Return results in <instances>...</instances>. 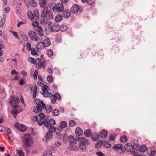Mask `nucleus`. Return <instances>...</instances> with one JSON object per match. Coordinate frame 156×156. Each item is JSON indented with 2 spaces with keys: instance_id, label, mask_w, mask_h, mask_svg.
Instances as JSON below:
<instances>
[{
  "instance_id": "f257e3e1",
  "label": "nucleus",
  "mask_w": 156,
  "mask_h": 156,
  "mask_svg": "<svg viewBox=\"0 0 156 156\" xmlns=\"http://www.w3.org/2000/svg\"><path fill=\"white\" fill-rule=\"evenodd\" d=\"M41 17L44 18L48 20H52L54 18V16L50 10H48L47 7H45L43 9L41 13Z\"/></svg>"
},
{
  "instance_id": "f03ea898",
  "label": "nucleus",
  "mask_w": 156,
  "mask_h": 156,
  "mask_svg": "<svg viewBox=\"0 0 156 156\" xmlns=\"http://www.w3.org/2000/svg\"><path fill=\"white\" fill-rule=\"evenodd\" d=\"M24 144L26 148L30 147L33 144V141L30 134L27 133L24 134L23 138Z\"/></svg>"
},
{
  "instance_id": "7ed1b4c3",
  "label": "nucleus",
  "mask_w": 156,
  "mask_h": 156,
  "mask_svg": "<svg viewBox=\"0 0 156 156\" xmlns=\"http://www.w3.org/2000/svg\"><path fill=\"white\" fill-rule=\"evenodd\" d=\"M77 140L80 142L79 147L81 149L86 148V145H89L90 144V141L84 137H77Z\"/></svg>"
},
{
  "instance_id": "20e7f679",
  "label": "nucleus",
  "mask_w": 156,
  "mask_h": 156,
  "mask_svg": "<svg viewBox=\"0 0 156 156\" xmlns=\"http://www.w3.org/2000/svg\"><path fill=\"white\" fill-rule=\"evenodd\" d=\"M64 8L63 4L62 3L59 2L56 4L55 5L53 6L52 9L54 12L60 13L62 12L64 9Z\"/></svg>"
},
{
  "instance_id": "39448f33",
  "label": "nucleus",
  "mask_w": 156,
  "mask_h": 156,
  "mask_svg": "<svg viewBox=\"0 0 156 156\" xmlns=\"http://www.w3.org/2000/svg\"><path fill=\"white\" fill-rule=\"evenodd\" d=\"M44 55H41V58H37L36 59V60H37V63H36V67L37 69H38L40 68L41 67H42L43 68H44L46 67V64L45 63L46 62L43 61L42 62H41V60L42 58H43Z\"/></svg>"
},
{
  "instance_id": "423d86ee",
  "label": "nucleus",
  "mask_w": 156,
  "mask_h": 156,
  "mask_svg": "<svg viewBox=\"0 0 156 156\" xmlns=\"http://www.w3.org/2000/svg\"><path fill=\"white\" fill-rule=\"evenodd\" d=\"M20 102V99L18 97L15 98L12 97V100L9 103L12 105V107L14 109H16L18 106V104Z\"/></svg>"
},
{
  "instance_id": "0eeeda50",
  "label": "nucleus",
  "mask_w": 156,
  "mask_h": 156,
  "mask_svg": "<svg viewBox=\"0 0 156 156\" xmlns=\"http://www.w3.org/2000/svg\"><path fill=\"white\" fill-rule=\"evenodd\" d=\"M70 11L71 12L73 13H76L78 11L80 12H82V10L80 8L79 6L76 4H73L72 6Z\"/></svg>"
},
{
  "instance_id": "6e6552de",
  "label": "nucleus",
  "mask_w": 156,
  "mask_h": 156,
  "mask_svg": "<svg viewBox=\"0 0 156 156\" xmlns=\"http://www.w3.org/2000/svg\"><path fill=\"white\" fill-rule=\"evenodd\" d=\"M15 126L20 132H23L27 129V127L19 123L18 122H16L15 125Z\"/></svg>"
},
{
  "instance_id": "1a4fd4ad",
  "label": "nucleus",
  "mask_w": 156,
  "mask_h": 156,
  "mask_svg": "<svg viewBox=\"0 0 156 156\" xmlns=\"http://www.w3.org/2000/svg\"><path fill=\"white\" fill-rule=\"evenodd\" d=\"M68 139L70 143V145L71 146L73 144H76L77 142V139L74 138L73 136L71 135L69 136Z\"/></svg>"
},
{
  "instance_id": "9d476101",
  "label": "nucleus",
  "mask_w": 156,
  "mask_h": 156,
  "mask_svg": "<svg viewBox=\"0 0 156 156\" xmlns=\"http://www.w3.org/2000/svg\"><path fill=\"white\" fill-rule=\"evenodd\" d=\"M51 29L52 31L57 32L60 30V27L57 23L53 24L51 27Z\"/></svg>"
},
{
  "instance_id": "9b49d317",
  "label": "nucleus",
  "mask_w": 156,
  "mask_h": 156,
  "mask_svg": "<svg viewBox=\"0 0 156 156\" xmlns=\"http://www.w3.org/2000/svg\"><path fill=\"white\" fill-rule=\"evenodd\" d=\"M62 12V16L64 18L67 19L71 16V13L68 9L63 10Z\"/></svg>"
},
{
  "instance_id": "f8f14e48",
  "label": "nucleus",
  "mask_w": 156,
  "mask_h": 156,
  "mask_svg": "<svg viewBox=\"0 0 156 156\" xmlns=\"http://www.w3.org/2000/svg\"><path fill=\"white\" fill-rule=\"evenodd\" d=\"M50 133V132H48L46 136L43 138V140L44 142H46L48 140L52 138L53 134Z\"/></svg>"
},
{
  "instance_id": "ddd939ff",
  "label": "nucleus",
  "mask_w": 156,
  "mask_h": 156,
  "mask_svg": "<svg viewBox=\"0 0 156 156\" xmlns=\"http://www.w3.org/2000/svg\"><path fill=\"white\" fill-rule=\"evenodd\" d=\"M108 132L105 130L101 131L99 135L100 138L101 139L105 138L107 136Z\"/></svg>"
},
{
  "instance_id": "4468645a",
  "label": "nucleus",
  "mask_w": 156,
  "mask_h": 156,
  "mask_svg": "<svg viewBox=\"0 0 156 156\" xmlns=\"http://www.w3.org/2000/svg\"><path fill=\"white\" fill-rule=\"evenodd\" d=\"M36 30L40 37H42L44 35L43 30L41 26H38Z\"/></svg>"
},
{
  "instance_id": "2eb2a0df",
  "label": "nucleus",
  "mask_w": 156,
  "mask_h": 156,
  "mask_svg": "<svg viewBox=\"0 0 156 156\" xmlns=\"http://www.w3.org/2000/svg\"><path fill=\"white\" fill-rule=\"evenodd\" d=\"M124 148L125 150L128 152H131L133 150L132 145L131 144H126Z\"/></svg>"
},
{
  "instance_id": "dca6fc26",
  "label": "nucleus",
  "mask_w": 156,
  "mask_h": 156,
  "mask_svg": "<svg viewBox=\"0 0 156 156\" xmlns=\"http://www.w3.org/2000/svg\"><path fill=\"white\" fill-rule=\"evenodd\" d=\"M36 109L35 108L34 109L33 111L35 113H37L41 112L42 111V107L41 104H38L36 107Z\"/></svg>"
},
{
  "instance_id": "f3484780",
  "label": "nucleus",
  "mask_w": 156,
  "mask_h": 156,
  "mask_svg": "<svg viewBox=\"0 0 156 156\" xmlns=\"http://www.w3.org/2000/svg\"><path fill=\"white\" fill-rule=\"evenodd\" d=\"M34 33L35 32L32 30H30L28 32V35L29 37L32 40L37 41V40L34 37Z\"/></svg>"
},
{
  "instance_id": "a211bd4d",
  "label": "nucleus",
  "mask_w": 156,
  "mask_h": 156,
  "mask_svg": "<svg viewBox=\"0 0 156 156\" xmlns=\"http://www.w3.org/2000/svg\"><path fill=\"white\" fill-rule=\"evenodd\" d=\"M75 133L77 136H81L83 133V130L80 127L77 128Z\"/></svg>"
},
{
  "instance_id": "6ab92c4d",
  "label": "nucleus",
  "mask_w": 156,
  "mask_h": 156,
  "mask_svg": "<svg viewBox=\"0 0 156 156\" xmlns=\"http://www.w3.org/2000/svg\"><path fill=\"white\" fill-rule=\"evenodd\" d=\"M34 19L36 20H38L39 19V14L38 9H35L34 11Z\"/></svg>"
},
{
  "instance_id": "aec40b11",
  "label": "nucleus",
  "mask_w": 156,
  "mask_h": 156,
  "mask_svg": "<svg viewBox=\"0 0 156 156\" xmlns=\"http://www.w3.org/2000/svg\"><path fill=\"white\" fill-rule=\"evenodd\" d=\"M47 122L48 125H47V127H48L49 126H53L56 123L55 120L52 119H50L48 121V122Z\"/></svg>"
},
{
  "instance_id": "412c9836",
  "label": "nucleus",
  "mask_w": 156,
  "mask_h": 156,
  "mask_svg": "<svg viewBox=\"0 0 156 156\" xmlns=\"http://www.w3.org/2000/svg\"><path fill=\"white\" fill-rule=\"evenodd\" d=\"M91 134L92 132L90 129H87L85 130L84 132V135L87 137H90Z\"/></svg>"
},
{
  "instance_id": "4be33fe9",
  "label": "nucleus",
  "mask_w": 156,
  "mask_h": 156,
  "mask_svg": "<svg viewBox=\"0 0 156 156\" xmlns=\"http://www.w3.org/2000/svg\"><path fill=\"white\" fill-rule=\"evenodd\" d=\"M122 145L121 144H115L112 147L113 149L115 150L116 151L117 149H121L123 150L122 148L123 147Z\"/></svg>"
},
{
  "instance_id": "5701e85b",
  "label": "nucleus",
  "mask_w": 156,
  "mask_h": 156,
  "mask_svg": "<svg viewBox=\"0 0 156 156\" xmlns=\"http://www.w3.org/2000/svg\"><path fill=\"white\" fill-rule=\"evenodd\" d=\"M5 20L6 15L5 14H3L2 15V18L0 22V26L1 27H3V24L5 22Z\"/></svg>"
},
{
  "instance_id": "b1692460",
  "label": "nucleus",
  "mask_w": 156,
  "mask_h": 156,
  "mask_svg": "<svg viewBox=\"0 0 156 156\" xmlns=\"http://www.w3.org/2000/svg\"><path fill=\"white\" fill-rule=\"evenodd\" d=\"M60 27V30L62 32L66 31L68 28V26L65 24L62 25Z\"/></svg>"
},
{
  "instance_id": "393cba45",
  "label": "nucleus",
  "mask_w": 156,
  "mask_h": 156,
  "mask_svg": "<svg viewBox=\"0 0 156 156\" xmlns=\"http://www.w3.org/2000/svg\"><path fill=\"white\" fill-rule=\"evenodd\" d=\"M39 3L40 7L41 8H44L46 5V2L45 0H40Z\"/></svg>"
},
{
  "instance_id": "a878e982",
  "label": "nucleus",
  "mask_w": 156,
  "mask_h": 156,
  "mask_svg": "<svg viewBox=\"0 0 156 156\" xmlns=\"http://www.w3.org/2000/svg\"><path fill=\"white\" fill-rule=\"evenodd\" d=\"M47 127L48 130V132H50L51 133H55L56 131L55 128L52 126H49Z\"/></svg>"
},
{
  "instance_id": "bb28decb",
  "label": "nucleus",
  "mask_w": 156,
  "mask_h": 156,
  "mask_svg": "<svg viewBox=\"0 0 156 156\" xmlns=\"http://www.w3.org/2000/svg\"><path fill=\"white\" fill-rule=\"evenodd\" d=\"M44 44L45 47H48L51 44V42L48 39H46L44 41Z\"/></svg>"
},
{
  "instance_id": "cd10ccee",
  "label": "nucleus",
  "mask_w": 156,
  "mask_h": 156,
  "mask_svg": "<svg viewBox=\"0 0 156 156\" xmlns=\"http://www.w3.org/2000/svg\"><path fill=\"white\" fill-rule=\"evenodd\" d=\"M62 16L61 15H58L55 18V20L58 22H59L62 20Z\"/></svg>"
},
{
  "instance_id": "c85d7f7f",
  "label": "nucleus",
  "mask_w": 156,
  "mask_h": 156,
  "mask_svg": "<svg viewBox=\"0 0 156 156\" xmlns=\"http://www.w3.org/2000/svg\"><path fill=\"white\" fill-rule=\"evenodd\" d=\"M36 47L37 49H42L44 46L43 43L40 42L37 44Z\"/></svg>"
},
{
  "instance_id": "c756f323",
  "label": "nucleus",
  "mask_w": 156,
  "mask_h": 156,
  "mask_svg": "<svg viewBox=\"0 0 156 156\" xmlns=\"http://www.w3.org/2000/svg\"><path fill=\"white\" fill-rule=\"evenodd\" d=\"M140 150L141 152H145L147 150V148L144 145H143L140 147Z\"/></svg>"
},
{
  "instance_id": "7c9ffc66",
  "label": "nucleus",
  "mask_w": 156,
  "mask_h": 156,
  "mask_svg": "<svg viewBox=\"0 0 156 156\" xmlns=\"http://www.w3.org/2000/svg\"><path fill=\"white\" fill-rule=\"evenodd\" d=\"M52 113L53 115L57 116L59 115V112L58 109H55L52 111Z\"/></svg>"
},
{
  "instance_id": "2f4dec72",
  "label": "nucleus",
  "mask_w": 156,
  "mask_h": 156,
  "mask_svg": "<svg viewBox=\"0 0 156 156\" xmlns=\"http://www.w3.org/2000/svg\"><path fill=\"white\" fill-rule=\"evenodd\" d=\"M46 121H41V119H39L38 120L37 123L40 125L41 126L43 124L46 127L47 126L48 124L47 123V122H45Z\"/></svg>"
},
{
  "instance_id": "473e14b6",
  "label": "nucleus",
  "mask_w": 156,
  "mask_h": 156,
  "mask_svg": "<svg viewBox=\"0 0 156 156\" xmlns=\"http://www.w3.org/2000/svg\"><path fill=\"white\" fill-rule=\"evenodd\" d=\"M117 135L114 133H112L109 136V139L111 141H114L115 140V137Z\"/></svg>"
},
{
  "instance_id": "72a5a7b5",
  "label": "nucleus",
  "mask_w": 156,
  "mask_h": 156,
  "mask_svg": "<svg viewBox=\"0 0 156 156\" xmlns=\"http://www.w3.org/2000/svg\"><path fill=\"white\" fill-rule=\"evenodd\" d=\"M127 139V136L125 135H123L120 138V140L121 142H125Z\"/></svg>"
},
{
  "instance_id": "f704fd0d",
  "label": "nucleus",
  "mask_w": 156,
  "mask_h": 156,
  "mask_svg": "<svg viewBox=\"0 0 156 156\" xmlns=\"http://www.w3.org/2000/svg\"><path fill=\"white\" fill-rule=\"evenodd\" d=\"M99 135L98 133H96V136H94L93 134L91 135V138L94 141H97L99 139Z\"/></svg>"
},
{
  "instance_id": "c9c22d12",
  "label": "nucleus",
  "mask_w": 156,
  "mask_h": 156,
  "mask_svg": "<svg viewBox=\"0 0 156 156\" xmlns=\"http://www.w3.org/2000/svg\"><path fill=\"white\" fill-rule=\"evenodd\" d=\"M30 5L33 7H35L37 5V3L34 0H28Z\"/></svg>"
},
{
  "instance_id": "e433bc0d",
  "label": "nucleus",
  "mask_w": 156,
  "mask_h": 156,
  "mask_svg": "<svg viewBox=\"0 0 156 156\" xmlns=\"http://www.w3.org/2000/svg\"><path fill=\"white\" fill-rule=\"evenodd\" d=\"M42 156H52V152L50 151H44Z\"/></svg>"
},
{
  "instance_id": "4c0bfd02",
  "label": "nucleus",
  "mask_w": 156,
  "mask_h": 156,
  "mask_svg": "<svg viewBox=\"0 0 156 156\" xmlns=\"http://www.w3.org/2000/svg\"><path fill=\"white\" fill-rule=\"evenodd\" d=\"M27 16L31 20H32L34 19V14L31 12H27Z\"/></svg>"
},
{
  "instance_id": "58836bf2",
  "label": "nucleus",
  "mask_w": 156,
  "mask_h": 156,
  "mask_svg": "<svg viewBox=\"0 0 156 156\" xmlns=\"http://www.w3.org/2000/svg\"><path fill=\"white\" fill-rule=\"evenodd\" d=\"M51 96L55 97L58 100H60L61 98V96L58 92L56 93L55 94H52Z\"/></svg>"
},
{
  "instance_id": "ea45409f",
  "label": "nucleus",
  "mask_w": 156,
  "mask_h": 156,
  "mask_svg": "<svg viewBox=\"0 0 156 156\" xmlns=\"http://www.w3.org/2000/svg\"><path fill=\"white\" fill-rule=\"evenodd\" d=\"M19 112H18L17 110H14L13 109H12L11 111V113L12 115H14V118H16L17 114Z\"/></svg>"
},
{
  "instance_id": "a19ab883",
  "label": "nucleus",
  "mask_w": 156,
  "mask_h": 156,
  "mask_svg": "<svg viewBox=\"0 0 156 156\" xmlns=\"http://www.w3.org/2000/svg\"><path fill=\"white\" fill-rule=\"evenodd\" d=\"M42 91L43 92H48V89H49V87L46 85H44L42 87Z\"/></svg>"
},
{
  "instance_id": "79ce46f5",
  "label": "nucleus",
  "mask_w": 156,
  "mask_h": 156,
  "mask_svg": "<svg viewBox=\"0 0 156 156\" xmlns=\"http://www.w3.org/2000/svg\"><path fill=\"white\" fill-rule=\"evenodd\" d=\"M103 146L107 148H109L111 146V145L109 144L107 141H104L103 144Z\"/></svg>"
},
{
  "instance_id": "37998d69",
  "label": "nucleus",
  "mask_w": 156,
  "mask_h": 156,
  "mask_svg": "<svg viewBox=\"0 0 156 156\" xmlns=\"http://www.w3.org/2000/svg\"><path fill=\"white\" fill-rule=\"evenodd\" d=\"M67 125V122L65 121H62L61 123L60 126L62 128H65L66 127Z\"/></svg>"
},
{
  "instance_id": "c03bdc74",
  "label": "nucleus",
  "mask_w": 156,
  "mask_h": 156,
  "mask_svg": "<svg viewBox=\"0 0 156 156\" xmlns=\"http://www.w3.org/2000/svg\"><path fill=\"white\" fill-rule=\"evenodd\" d=\"M103 142L102 140H100L99 141V142L98 143H96L95 144V147H100L102 145Z\"/></svg>"
},
{
  "instance_id": "a18cd8bd",
  "label": "nucleus",
  "mask_w": 156,
  "mask_h": 156,
  "mask_svg": "<svg viewBox=\"0 0 156 156\" xmlns=\"http://www.w3.org/2000/svg\"><path fill=\"white\" fill-rule=\"evenodd\" d=\"M76 123L75 121L71 120L69 122V126L72 127H73L76 125Z\"/></svg>"
},
{
  "instance_id": "49530a36",
  "label": "nucleus",
  "mask_w": 156,
  "mask_h": 156,
  "mask_svg": "<svg viewBox=\"0 0 156 156\" xmlns=\"http://www.w3.org/2000/svg\"><path fill=\"white\" fill-rule=\"evenodd\" d=\"M26 82L25 81V79L24 78L21 79L19 81V84L21 86L25 84Z\"/></svg>"
},
{
  "instance_id": "de8ad7c7",
  "label": "nucleus",
  "mask_w": 156,
  "mask_h": 156,
  "mask_svg": "<svg viewBox=\"0 0 156 156\" xmlns=\"http://www.w3.org/2000/svg\"><path fill=\"white\" fill-rule=\"evenodd\" d=\"M47 80L48 82L51 83L53 80V78L51 76L48 75L47 77Z\"/></svg>"
},
{
  "instance_id": "09e8293b",
  "label": "nucleus",
  "mask_w": 156,
  "mask_h": 156,
  "mask_svg": "<svg viewBox=\"0 0 156 156\" xmlns=\"http://www.w3.org/2000/svg\"><path fill=\"white\" fill-rule=\"evenodd\" d=\"M41 94H42L44 95V97H51V95H52V94H51L50 93H49L48 92H47V93H43L41 92Z\"/></svg>"
},
{
  "instance_id": "8fccbe9b",
  "label": "nucleus",
  "mask_w": 156,
  "mask_h": 156,
  "mask_svg": "<svg viewBox=\"0 0 156 156\" xmlns=\"http://www.w3.org/2000/svg\"><path fill=\"white\" fill-rule=\"evenodd\" d=\"M17 154L20 156H24V153L22 151L16 150Z\"/></svg>"
},
{
  "instance_id": "3c124183",
  "label": "nucleus",
  "mask_w": 156,
  "mask_h": 156,
  "mask_svg": "<svg viewBox=\"0 0 156 156\" xmlns=\"http://www.w3.org/2000/svg\"><path fill=\"white\" fill-rule=\"evenodd\" d=\"M32 24L33 27H37L38 26H38L39 25V23L37 21H33L32 22Z\"/></svg>"
},
{
  "instance_id": "603ef678",
  "label": "nucleus",
  "mask_w": 156,
  "mask_h": 156,
  "mask_svg": "<svg viewBox=\"0 0 156 156\" xmlns=\"http://www.w3.org/2000/svg\"><path fill=\"white\" fill-rule=\"evenodd\" d=\"M47 55L49 57H51L53 55V51L51 49L48 50Z\"/></svg>"
},
{
  "instance_id": "864d4df0",
  "label": "nucleus",
  "mask_w": 156,
  "mask_h": 156,
  "mask_svg": "<svg viewBox=\"0 0 156 156\" xmlns=\"http://www.w3.org/2000/svg\"><path fill=\"white\" fill-rule=\"evenodd\" d=\"M139 147V144H134L133 146H132V149L133 150H136Z\"/></svg>"
},
{
  "instance_id": "5fc2aeb1",
  "label": "nucleus",
  "mask_w": 156,
  "mask_h": 156,
  "mask_svg": "<svg viewBox=\"0 0 156 156\" xmlns=\"http://www.w3.org/2000/svg\"><path fill=\"white\" fill-rule=\"evenodd\" d=\"M51 97H50L51 98V103L52 104H54L56 102V99L55 97H53V96H52L51 95Z\"/></svg>"
},
{
  "instance_id": "6e6d98bb",
  "label": "nucleus",
  "mask_w": 156,
  "mask_h": 156,
  "mask_svg": "<svg viewBox=\"0 0 156 156\" xmlns=\"http://www.w3.org/2000/svg\"><path fill=\"white\" fill-rule=\"evenodd\" d=\"M28 59L29 60L30 59H31V60H30V62L31 63L34 64H35L37 61V60H35L34 58L31 57H29Z\"/></svg>"
},
{
  "instance_id": "4d7b16f0",
  "label": "nucleus",
  "mask_w": 156,
  "mask_h": 156,
  "mask_svg": "<svg viewBox=\"0 0 156 156\" xmlns=\"http://www.w3.org/2000/svg\"><path fill=\"white\" fill-rule=\"evenodd\" d=\"M38 74V72L37 70H36L33 74L34 78V80H36L37 78V76Z\"/></svg>"
},
{
  "instance_id": "13d9d810",
  "label": "nucleus",
  "mask_w": 156,
  "mask_h": 156,
  "mask_svg": "<svg viewBox=\"0 0 156 156\" xmlns=\"http://www.w3.org/2000/svg\"><path fill=\"white\" fill-rule=\"evenodd\" d=\"M3 10L5 13H7L9 12L10 8L9 7H6Z\"/></svg>"
},
{
  "instance_id": "bf43d9fd",
  "label": "nucleus",
  "mask_w": 156,
  "mask_h": 156,
  "mask_svg": "<svg viewBox=\"0 0 156 156\" xmlns=\"http://www.w3.org/2000/svg\"><path fill=\"white\" fill-rule=\"evenodd\" d=\"M52 108L51 106L50 105L48 108H47L46 107V108H45L44 109H45V111H46L47 112L49 113L51 112Z\"/></svg>"
},
{
  "instance_id": "052dcab7",
  "label": "nucleus",
  "mask_w": 156,
  "mask_h": 156,
  "mask_svg": "<svg viewBox=\"0 0 156 156\" xmlns=\"http://www.w3.org/2000/svg\"><path fill=\"white\" fill-rule=\"evenodd\" d=\"M38 115L39 117L41 119L45 117L44 114L43 113H39L38 114Z\"/></svg>"
},
{
  "instance_id": "680f3d73",
  "label": "nucleus",
  "mask_w": 156,
  "mask_h": 156,
  "mask_svg": "<svg viewBox=\"0 0 156 156\" xmlns=\"http://www.w3.org/2000/svg\"><path fill=\"white\" fill-rule=\"evenodd\" d=\"M11 32L12 33L13 36L17 39H19V37L18 36L17 33L16 32L12 31Z\"/></svg>"
},
{
  "instance_id": "e2e57ef3",
  "label": "nucleus",
  "mask_w": 156,
  "mask_h": 156,
  "mask_svg": "<svg viewBox=\"0 0 156 156\" xmlns=\"http://www.w3.org/2000/svg\"><path fill=\"white\" fill-rule=\"evenodd\" d=\"M27 50L30 51L31 49V46L29 43H27Z\"/></svg>"
},
{
  "instance_id": "0e129e2a",
  "label": "nucleus",
  "mask_w": 156,
  "mask_h": 156,
  "mask_svg": "<svg viewBox=\"0 0 156 156\" xmlns=\"http://www.w3.org/2000/svg\"><path fill=\"white\" fill-rule=\"evenodd\" d=\"M38 119L37 116H34L32 117V120L34 122H36Z\"/></svg>"
},
{
  "instance_id": "69168bd1",
  "label": "nucleus",
  "mask_w": 156,
  "mask_h": 156,
  "mask_svg": "<svg viewBox=\"0 0 156 156\" xmlns=\"http://www.w3.org/2000/svg\"><path fill=\"white\" fill-rule=\"evenodd\" d=\"M31 53L33 55H37L38 53L34 50V48L31 49Z\"/></svg>"
},
{
  "instance_id": "338daca9",
  "label": "nucleus",
  "mask_w": 156,
  "mask_h": 156,
  "mask_svg": "<svg viewBox=\"0 0 156 156\" xmlns=\"http://www.w3.org/2000/svg\"><path fill=\"white\" fill-rule=\"evenodd\" d=\"M96 154L98 156H105L103 153L100 151L97 152Z\"/></svg>"
},
{
  "instance_id": "774afa93",
  "label": "nucleus",
  "mask_w": 156,
  "mask_h": 156,
  "mask_svg": "<svg viewBox=\"0 0 156 156\" xmlns=\"http://www.w3.org/2000/svg\"><path fill=\"white\" fill-rule=\"evenodd\" d=\"M11 73L12 75H13L14 74H18V72L15 70H13L11 72Z\"/></svg>"
}]
</instances>
